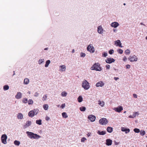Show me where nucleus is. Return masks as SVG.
I'll use <instances>...</instances> for the list:
<instances>
[{
    "instance_id": "nucleus-58",
    "label": "nucleus",
    "mask_w": 147,
    "mask_h": 147,
    "mask_svg": "<svg viewBox=\"0 0 147 147\" xmlns=\"http://www.w3.org/2000/svg\"><path fill=\"white\" fill-rule=\"evenodd\" d=\"M47 49H48V48H45V50H47Z\"/></svg>"
},
{
    "instance_id": "nucleus-61",
    "label": "nucleus",
    "mask_w": 147,
    "mask_h": 147,
    "mask_svg": "<svg viewBox=\"0 0 147 147\" xmlns=\"http://www.w3.org/2000/svg\"><path fill=\"white\" fill-rule=\"evenodd\" d=\"M115 30H116V29H114V30H113V31H114V32H115Z\"/></svg>"
},
{
    "instance_id": "nucleus-55",
    "label": "nucleus",
    "mask_w": 147,
    "mask_h": 147,
    "mask_svg": "<svg viewBox=\"0 0 147 147\" xmlns=\"http://www.w3.org/2000/svg\"><path fill=\"white\" fill-rule=\"evenodd\" d=\"M115 144L116 145H118L119 144V142H117L115 141L114 142Z\"/></svg>"
},
{
    "instance_id": "nucleus-34",
    "label": "nucleus",
    "mask_w": 147,
    "mask_h": 147,
    "mask_svg": "<svg viewBox=\"0 0 147 147\" xmlns=\"http://www.w3.org/2000/svg\"><path fill=\"white\" fill-rule=\"evenodd\" d=\"M86 109V107H81L80 108V110L82 111H85Z\"/></svg>"
},
{
    "instance_id": "nucleus-53",
    "label": "nucleus",
    "mask_w": 147,
    "mask_h": 147,
    "mask_svg": "<svg viewBox=\"0 0 147 147\" xmlns=\"http://www.w3.org/2000/svg\"><path fill=\"white\" fill-rule=\"evenodd\" d=\"M38 95H39L38 93H37V92H36L35 93L34 96H35L37 97L38 96Z\"/></svg>"
},
{
    "instance_id": "nucleus-13",
    "label": "nucleus",
    "mask_w": 147,
    "mask_h": 147,
    "mask_svg": "<svg viewBox=\"0 0 147 147\" xmlns=\"http://www.w3.org/2000/svg\"><path fill=\"white\" fill-rule=\"evenodd\" d=\"M112 141V140L108 139L106 140L105 144L107 146H109L111 145Z\"/></svg>"
},
{
    "instance_id": "nucleus-14",
    "label": "nucleus",
    "mask_w": 147,
    "mask_h": 147,
    "mask_svg": "<svg viewBox=\"0 0 147 147\" xmlns=\"http://www.w3.org/2000/svg\"><path fill=\"white\" fill-rule=\"evenodd\" d=\"M59 67L60 68L59 70L60 71H64L66 70V66L65 65H61L59 66Z\"/></svg>"
},
{
    "instance_id": "nucleus-27",
    "label": "nucleus",
    "mask_w": 147,
    "mask_h": 147,
    "mask_svg": "<svg viewBox=\"0 0 147 147\" xmlns=\"http://www.w3.org/2000/svg\"><path fill=\"white\" fill-rule=\"evenodd\" d=\"M14 144L16 146H19L20 144V142L19 141L15 140L14 142Z\"/></svg>"
},
{
    "instance_id": "nucleus-11",
    "label": "nucleus",
    "mask_w": 147,
    "mask_h": 147,
    "mask_svg": "<svg viewBox=\"0 0 147 147\" xmlns=\"http://www.w3.org/2000/svg\"><path fill=\"white\" fill-rule=\"evenodd\" d=\"M88 118L92 122L94 121L96 119L95 116L92 115L88 116Z\"/></svg>"
},
{
    "instance_id": "nucleus-6",
    "label": "nucleus",
    "mask_w": 147,
    "mask_h": 147,
    "mask_svg": "<svg viewBox=\"0 0 147 147\" xmlns=\"http://www.w3.org/2000/svg\"><path fill=\"white\" fill-rule=\"evenodd\" d=\"M7 139V136L5 134H3L1 137V140L2 143L4 144L7 143L6 140Z\"/></svg>"
},
{
    "instance_id": "nucleus-41",
    "label": "nucleus",
    "mask_w": 147,
    "mask_h": 147,
    "mask_svg": "<svg viewBox=\"0 0 147 147\" xmlns=\"http://www.w3.org/2000/svg\"><path fill=\"white\" fill-rule=\"evenodd\" d=\"M118 53L120 54H121L123 53V51L121 49H119L117 51Z\"/></svg>"
},
{
    "instance_id": "nucleus-7",
    "label": "nucleus",
    "mask_w": 147,
    "mask_h": 147,
    "mask_svg": "<svg viewBox=\"0 0 147 147\" xmlns=\"http://www.w3.org/2000/svg\"><path fill=\"white\" fill-rule=\"evenodd\" d=\"M87 50L90 52L93 53L94 52V48L92 45L91 44L89 45L87 48Z\"/></svg>"
},
{
    "instance_id": "nucleus-54",
    "label": "nucleus",
    "mask_w": 147,
    "mask_h": 147,
    "mask_svg": "<svg viewBox=\"0 0 147 147\" xmlns=\"http://www.w3.org/2000/svg\"><path fill=\"white\" fill-rule=\"evenodd\" d=\"M49 119H50V118L48 116H47L45 118V119L47 121H48Z\"/></svg>"
},
{
    "instance_id": "nucleus-42",
    "label": "nucleus",
    "mask_w": 147,
    "mask_h": 147,
    "mask_svg": "<svg viewBox=\"0 0 147 147\" xmlns=\"http://www.w3.org/2000/svg\"><path fill=\"white\" fill-rule=\"evenodd\" d=\"M44 61V59H40L38 61V63L40 64Z\"/></svg>"
},
{
    "instance_id": "nucleus-5",
    "label": "nucleus",
    "mask_w": 147,
    "mask_h": 147,
    "mask_svg": "<svg viewBox=\"0 0 147 147\" xmlns=\"http://www.w3.org/2000/svg\"><path fill=\"white\" fill-rule=\"evenodd\" d=\"M38 110L34 109L32 111H31L28 113V116L31 117H33L35 115L37 114V113H35V112L38 111Z\"/></svg>"
},
{
    "instance_id": "nucleus-36",
    "label": "nucleus",
    "mask_w": 147,
    "mask_h": 147,
    "mask_svg": "<svg viewBox=\"0 0 147 147\" xmlns=\"http://www.w3.org/2000/svg\"><path fill=\"white\" fill-rule=\"evenodd\" d=\"M43 108L45 110H47L48 109V106L47 105H44L43 106Z\"/></svg>"
},
{
    "instance_id": "nucleus-19",
    "label": "nucleus",
    "mask_w": 147,
    "mask_h": 147,
    "mask_svg": "<svg viewBox=\"0 0 147 147\" xmlns=\"http://www.w3.org/2000/svg\"><path fill=\"white\" fill-rule=\"evenodd\" d=\"M119 25V24L117 22H113L111 24V26L112 27H113L115 28L117 27Z\"/></svg>"
},
{
    "instance_id": "nucleus-26",
    "label": "nucleus",
    "mask_w": 147,
    "mask_h": 147,
    "mask_svg": "<svg viewBox=\"0 0 147 147\" xmlns=\"http://www.w3.org/2000/svg\"><path fill=\"white\" fill-rule=\"evenodd\" d=\"M78 100L79 102H80L83 100V98L81 96H79L78 98Z\"/></svg>"
},
{
    "instance_id": "nucleus-35",
    "label": "nucleus",
    "mask_w": 147,
    "mask_h": 147,
    "mask_svg": "<svg viewBox=\"0 0 147 147\" xmlns=\"http://www.w3.org/2000/svg\"><path fill=\"white\" fill-rule=\"evenodd\" d=\"M22 101L24 103H26L28 102V99L26 98H24L22 100Z\"/></svg>"
},
{
    "instance_id": "nucleus-63",
    "label": "nucleus",
    "mask_w": 147,
    "mask_h": 147,
    "mask_svg": "<svg viewBox=\"0 0 147 147\" xmlns=\"http://www.w3.org/2000/svg\"><path fill=\"white\" fill-rule=\"evenodd\" d=\"M126 111H124V113H126Z\"/></svg>"
},
{
    "instance_id": "nucleus-15",
    "label": "nucleus",
    "mask_w": 147,
    "mask_h": 147,
    "mask_svg": "<svg viewBox=\"0 0 147 147\" xmlns=\"http://www.w3.org/2000/svg\"><path fill=\"white\" fill-rule=\"evenodd\" d=\"M104 85V83L102 81H100V82H97L96 84V86L97 87H98L99 86L102 87Z\"/></svg>"
},
{
    "instance_id": "nucleus-12",
    "label": "nucleus",
    "mask_w": 147,
    "mask_h": 147,
    "mask_svg": "<svg viewBox=\"0 0 147 147\" xmlns=\"http://www.w3.org/2000/svg\"><path fill=\"white\" fill-rule=\"evenodd\" d=\"M31 124V122L30 121H27L26 122L25 125H24L23 126V128L24 129H25L29 126H30Z\"/></svg>"
},
{
    "instance_id": "nucleus-33",
    "label": "nucleus",
    "mask_w": 147,
    "mask_h": 147,
    "mask_svg": "<svg viewBox=\"0 0 147 147\" xmlns=\"http://www.w3.org/2000/svg\"><path fill=\"white\" fill-rule=\"evenodd\" d=\"M140 132V134L142 136L146 134V132L144 130H141Z\"/></svg>"
},
{
    "instance_id": "nucleus-49",
    "label": "nucleus",
    "mask_w": 147,
    "mask_h": 147,
    "mask_svg": "<svg viewBox=\"0 0 147 147\" xmlns=\"http://www.w3.org/2000/svg\"><path fill=\"white\" fill-rule=\"evenodd\" d=\"M126 69H129L130 68V65L129 64H127L126 65Z\"/></svg>"
},
{
    "instance_id": "nucleus-52",
    "label": "nucleus",
    "mask_w": 147,
    "mask_h": 147,
    "mask_svg": "<svg viewBox=\"0 0 147 147\" xmlns=\"http://www.w3.org/2000/svg\"><path fill=\"white\" fill-rule=\"evenodd\" d=\"M65 104H63L61 106V108H62V109H63V108H64L65 107Z\"/></svg>"
},
{
    "instance_id": "nucleus-8",
    "label": "nucleus",
    "mask_w": 147,
    "mask_h": 147,
    "mask_svg": "<svg viewBox=\"0 0 147 147\" xmlns=\"http://www.w3.org/2000/svg\"><path fill=\"white\" fill-rule=\"evenodd\" d=\"M128 59L131 62L136 61L138 60L137 57L135 55H133L132 56H130L128 58Z\"/></svg>"
},
{
    "instance_id": "nucleus-45",
    "label": "nucleus",
    "mask_w": 147,
    "mask_h": 147,
    "mask_svg": "<svg viewBox=\"0 0 147 147\" xmlns=\"http://www.w3.org/2000/svg\"><path fill=\"white\" fill-rule=\"evenodd\" d=\"M114 51L112 49H111L109 51V53L111 55L113 53H114Z\"/></svg>"
},
{
    "instance_id": "nucleus-21",
    "label": "nucleus",
    "mask_w": 147,
    "mask_h": 147,
    "mask_svg": "<svg viewBox=\"0 0 147 147\" xmlns=\"http://www.w3.org/2000/svg\"><path fill=\"white\" fill-rule=\"evenodd\" d=\"M107 131L109 133H111L113 131V128L110 127H107Z\"/></svg>"
},
{
    "instance_id": "nucleus-59",
    "label": "nucleus",
    "mask_w": 147,
    "mask_h": 147,
    "mask_svg": "<svg viewBox=\"0 0 147 147\" xmlns=\"http://www.w3.org/2000/svg\"><path fill=\"white\" fill-rule=\"evenodd\" d=\"M74 49L72 51V53H74Z\"/></svg>"
},
{
    "instance_id": "nucleus-28",
    "label": "nucleus",
    "mask_w": 147,
    "mask_h": 147,
    "mask_svg": "<svg viewBox=\"0 0 147 147\" xmlns=\"http://www.w3.org/2000/svg\"><path fill=\"white\" fill-rule=\"evenodd\" d=\"M62 116L64 118H66L68 116L67 115L66 113L65 112H63L62 113Z\"/></svg>"
},
{
    "instance_id": "nucleus-43",
    "label": "nucleus",
    "mask_w": 147,
    "mask_h": 147,
    "mask_svg": "<svg viewBox=\"0 0 147 147\" xmlns=\"http://www.w3.org/2000/svg\"><path fill=\"white\" fill-rule=\"evenodd\" d=\"M102 56L104 57H105L107 55V53L105 52L102 53Z\"/></svg>"
},
{
    "instance_id": "nucleus-38",
    "label": "nucleus",
    "mask_w": 147,
    "mask_h": 147,
    "mask_svg": "<svg viewBox=\"0 0 147 147\" xmlns=\"http://www.w3.org/2000/svg\"><path fill=\"white\" fill-rule=\"evenodd\" d=\"M134 131L136 133H138L140 132V130L139 129H138L137 128H135L134 129Z\"/></svg>"
},
{
    "instance_id": "nucleus-2",
    "label": "nucleus",
    "mask_w": 147,
    "mask_h": 147,
    "mask_svg": "<svg viewBox=\"0 0 147 147\" xmlns=\"http://www.w3.org/2000/svg\"><path fill=\"white\" fill-rule=\"evenodd\" d=\"M91 70H94L97 71H100L101 70V67L100 66V64L98 63H95L93 66L90 68Z\"/></svg>"
},
{
    "instance_id": "nucleus-46",
    "label": "nucleus",
    "mask_w": 147,
    "mask_h": 147,
    "mask_svg": "<svg viewBox=\"0 0 147 147\" xmlns=\"http://www.w3.org/2000/svg\"><path fill=\"white\" fill-rule=\"evenodd\" d=\"M86 140V139L84 138V137H83L82 138H81V142H84V141Z\"/></svg>"
},
{
    "instance_id": "nucleus-48",
    "label": "nucleus",
    "mask_w": 147,
    "mask_h": 147,
    "mask_svg": "<svg viewBox=\"0 0 147 147\" xmlns=\"http://www.w3.org/2000/svg\"><path fill=\"white\" fill-rule=\"evenodd\" d=\"M106 68L107 69H110V65H107L106 66Z\"/></svg>"
},
{
    "instance_id": "nucleus-30",
    "label": "nucleus",
    "mask_w": 147,
    "mask_h": 147,
    "mask_svg": "<svg viewBox=\"0 0 147 147\" xmlns=\"http://www.w3.org/2000/svg\"><path fill=\"white\" fill-rule=\"evenodd\" d=\"M9 89V86L7 85H5L3 86V90H6Z\"/></svg>"
},
{
    "instance_id": "nucleus-64",
    "label": "nucleus",
    "mask_w": 147,
    "mask_h": 147,
    "mask_svg": "<svg viewBox=\"0 0 147 147\" xmlns=\"http://www.w3.org/2000/svg\"><path fill=\"white\" fill-rule=\"evenodd\" d=\"M146 147H147V145H146Z\"/></svg>"
},
{
    "instance_id": "nucleus-25",
    "label": "nucleus",
    "mask_w": 147,
    "mask_h": 147,
    "mask_svg": "<svg viewBox=\"0 0 147 147\" xmlns=\"http://www.w3.org/2000/svg\"><path fill=\"white\" fill-rule=\"evenodd\" d=\"M137 114H138V112H136L132 116L131 115H129V118H133L134 117H136V115Z\"/></svg>"
},
{
    "instance_id": "nucleus-51",
    "label": "nucleus",
    "mask_w": 147,
    "mask_h": 147,
    "mask_svg": "<svg viewBox=\"0 0 147 147\" xmlns=\"http://www.w3.org/2000/svg\"><path fill=\"white\" fill-rule=\"evenodd\" d=\"M127 60V58L125 56H124L123 58V60L124 61H126Z\"/></svg>"
},
{
    "instance_id": "nucleus-16",
    "label": "nucleus",
    "mask_w": 147,
    "mask_h": 147,
    "mask_svg": "<svg viewBox=\"0 0 147 147\" xmlns=\"http://www.w3.org/2000/svg\"><path fill=\"white\" fill-rule=\"evenodd\" d=\"M115 44L117 46H119V47H122V46H121V44L119 40H117L115 42Z\"/></svg>"
},
{
    "instance_id": "nucleus-37",
    "label": "nucleus",
    "mask_w": 147,
    "mask_h": 147,
    "mask_svg": "<svg viewBox=\"0 0 147 147\" xmlns=\"http://www.w3.org/2000/svg\"><path fill=\"white\" fill-rule=\"evenodd\" d=\"M41 120L39 119L38 120H37L36 121V123L39 125H41Z\"/></svg>"
},
{
    "instance_id": "nucleus-9",
    "label": "nucleus",
    "mask_w": 147,
    "mask_h": 147,
    "mask_svg": "<svg viewBox=\"0 0 147 147\" xmlns=\"http://www.w3.org/2000/svg\"><path fill=\"white\" fill-rule=\"evenodd\" d=\"M115 60L112 58H107V59L105 60L106 62L107 63H111L113 62H114Z\"/></svg>"
},
{
    "instance_id": "nucleus-17",
    "label": "nucleus",
    "mask_w": 147,
    "mask_h": 147,
    "mask_svg": "<svg viewBox=\"0 0 147 147\" xmlns=\"http://www.w3.org/2000/svg\"><path fill=\"white\" fill-rule=\"evenodd\" d=\"M103 29L101 26H100L98 28V32L99 34H102L103 33Z\"/></svg>"
},
{
    "instance_id": "nucleus-4",
    "label": "nucleus",
    "mask_w": 147,
    "mask_h": 147,
    "mask_svg": "<svg viewBox=\"0 0 147 147\" xmlns=\"http://www.w3.org/2000/svg\"><path fill=\"white\" fill-rule=\"evenodd\" d=\"M99 123L101 125H106L108 123V121L107 119L103 118L99 120Z\"/></svg>"
},
{
    "instance_id": "nucleus-3",
    "label": "nucleus",
    "mask_w": 147,
    "mask_h": 147,
    "mask_svg": "<svg viewBox=\"0 0 147 147\" xmlns=\"http://www.w3.org/2000/svg\"><path fill=\"white\" fill-rule=\"evenodd\" d=\"M82 87L85 90L88 89L90 88L89 83L85 80H84L82 84Z\"/></svg>"
},
{
    "instance_id": "nucleus-60",
    "label": "nucleus",
    "mask_w": 147,
    "mask_h": 147,
    "mask_svg": "<svg viewBox=\"0 0 147 147\" xmlns=\"http://www.w3.org/2000/svg\"><path fill=\"white\" fill-rule=\"evenodd\" d=\"M123 5H126L125 3H123Z\"/></svg>"
},
{
    "instance_id": "nucleus-23",
    "label": "nucleus",
    "mask_w": 147,
    "mask_h": 147,
    "mask_svg": "<svg viewBox=\"0 0 147 147\" xmlns=\"http://www.w3.org/2000/svg\"><path fill=\"white\" fill-rule=\"evenodd\" d=\"M17 117L18 119H22L23 118V115L21 113H19Z\"/></svg>"
},
{
    "instance_id": "nucleus-47",
    "label": "nucleus",
    "mask_w": 147,
    "mask_h": 147,
    "mask_svg": "<svg viewBox=\"0 0 147 147\" xmlns=\"http://www.w3.org/2000/svg\"><path fill=\"white\" fill-rule=\"evenodd\" d=\"M85 54L83 53H81L80 54V56L81 57H84L85 56Z\"/></svg>"
},
{
    "instance_id": "nucleus-10",
    "label": "nucleus",
    "mask_w": 147,
    "mask_h": 147,
    "mask_svg": "<svg viewBox=\"0 0 147 147\" xmlns=\"http://www.w3.org/2000/svg\"><path fill=\"white\" fill-rule=\"evenodd\" d=\"M113 109L116 112L120 113L123 110V108L122 106H120L114 108Z\"/></svg>"
},
{
    "instance_id": "nucleus-22",
    "label": "nucleus",
    "mask_w": 147,
    "mask_h": 147,
    "mask_svg": "<svg viewBox=\"0 0 147 147\" xmlns=\"http://www.w3.org/2000/svg\"><path fill=\"white\" fill-rule=\"evenodd\" d=\"M98 134L100 135H104L106 134V131H98L97 132Z\"/></svg>"
},
{
    "instance_id": "nucleus-56",
    "label": "nucleus",
    "mask_w": 147,
    "mask_h": 147,
    "mask_svg": "<svg viewBox=\"0 0 147 147\" xmlns=\"http://www.w3.org/2000/svg\"><path fill=\"white\" fill-rule=\"evenodd\" d=\"M119 78H118L115 77L114 79L115 80H117Z\"/></svg>"
},
{
    "instance_id": "nucleus-31",
    "label": "nucleus",
    "mask_w": 147,
    "mask_h": 147,
    "mask_svg": "<svg viewBox=\"0 0 147 147\" xmlns=\"http://www.w3.org/2000/svg\"><path fill=\"white\" fill-rule=\"evenodd\" d=\"M98 103L101 107H103L104 105V102L103 101L101 102L100 101H99Z\"/></svg>"
},
{
    "instance_id": "nucleus-40",
    "label": "nucleus",
    "mask_w": 147,
    "mask_h": 147,
    "mask_svg": "<svg viewBox=\"0 0 147 147\" xmlns=\"http://www.w3.org/2000/svg\"><path fill=\"white\" fill-rule=\"evenodd\" d=\"M125 53L126 54L129 55L130 54V51L129 49H127L125 51Z\"/></svg>"
},
{
    "instance_id": "nucleus-20",
    "label": "nucleus",
    "mask_w": 147,
    "mask_h": 147,
    "mask_svg": "<svg viewBox=\"0 0 147 147\" xmlns=\"http://www.w3.org/2000/svg\"><path fill=\"white\" fill-rule=\"evenodd\" d=\"M15 97L18 99L22 97V93L20 92H18L16 96Z\"/></svg>"
},
{
    "instance_id": "nucleus-57",
    "label": "nucleus",
    "mask_w": 147,
    "mask_h": 147,
    "mask_svg": "<svg viewBox=\"0 0 147 147\" xmlns=\"http://www.w3.org/2000/svg\"><path fill=\"white\" fill-rule=\"evenodd\" d=\"M140 24L142 25H143L145 26V25H144V24H143V23H140Z\"/></svg>"
},
{
    "instance_id": "nucleus-1",
    "label": "nucleus",
    "mask_w": 147,
    "mask_h": 147,
    "mask_svg": "<svg viewBox=\"0 0 147 147\" xmlns=\"http://www.w3.org/2000/svg\"><path fill=\"white\" fill-rule=\"evenodd\" d=\"M26 133L27 135L31 139H37L41 138V136L39 135L32 132L26 131Z\"/></svg>"
},
{
    "instance_id": "nucleus-62",
    "label": "nucleus",
    "mask_w": 147,
    "mask_h": 147,
    "mask_svg": "<svg viewBox=\"0 0 147 147\" xmlns=\"http://www.w3.org/2000/svg\"><path fill=\"white\" fill-rule=\"evenodd\" d=\"M146 39L147 40V36L146 37Z\"/></svg>"
},
{
    "instance_id": "nucleus-29",
    "label": "nucleus",
    "mask_w": 147,
    "mask_h": 147,
    "mask_svg": "<svg viewBox=\"0 0 147 147\" xmlns=\"http://www.w3.org/2000/svg\"><path fill=\"white\" fill-rule=\"evenodd\" d=\"M50 63V60H47L46 62V64L45 65V67H48V65H49V64Z\"/></svg>"
},
{
    "instance_id": "nucleus-39",
    "label": "nucleus",
    "mask_w": 147,
    "mask_h": 147,
    "mask_svg": "<svg viewBox=\"0 0 147 147\" xmlns=\"http://www.w3.org/2000/svg\"><path fill=\"white\" fill-rule=\"evenodd\" d=\"M61 95L63 96H65L67 94V93L65 92H63L61 93Z\"/></svg>"
},
{
    "instance_id": "nucleus-50",
    "label": "nucleus",
    "mask_w": 147,
    "mask_h": 147,
    "mask_svg": "<svg viewBox=\"0 0 147 147\" xmlns=\"http://www.w3.org/2000/svg\"><path fill=\"white\" fill-rule=\"evenodd\" d=\"M133 96L134 98H137V95L136 94H133Z\"/></svg>"
},
{
    "instance_id": "nucleus-24",
    "label": "nucleus",
    "mask_w": 147,
    "mask_h": 147,
    "mask_svg": "<svg viewBox=\"0 0 147 147\" xmlns=\"http://www.w3.org/2000/svg\"><path fill=\"white\" fill-rule=\"evenodd\" d=\"M29 80L28 78H26L24 79V83L25 84H27L29 83Z\"/></svg>"
},
{
    "instance_id": "nucleus-44",
    "label": "nucleus",
    "mask_w": 147,
    "mask_h": 147,
    "mask_svg": "<svg viewBox=\"0 0 147 147\" xmlns=\"http://www.w3.org/2000/svg\"><path fill=\"white\" fill-rule=\"evenodd\" d=\"M47 95H45L43 97L42 100L43 101L46 100L47 99Z\"/></svg>"
},
{
    "instance_id": "nucleus-32",
    "label": "nucleus",
    "mask_w": 147,
    "mask_h": 147,
    "mask_svg": "<svg viewBox=\"0 0 147 147\" xmlns=\"http://www.w3.org/2000/svg\"><path fill=\"white\" fill-rule=\"evenodd\" d=\"M28 103L29 105H32L33 103V101L31 99H30L28 100Z\"/></svg>"
},
{
    "instance_id": "nucleus-18",
    "label": "nucleus",
    "mask_w": 147,
    "mask_h": 147,
    "mask_svg": "<svg viewBox=\"0 0 147 147\" xmlns=\"http://www.w3.org/2000/svg\"><path fill=\"white\" fill-rule=\"evenodd\" d=\"M121 130L123 131H125L126 134H127L130 131V129H127L124 127L121 128Z\"/></svg>"
}]
</instances>
